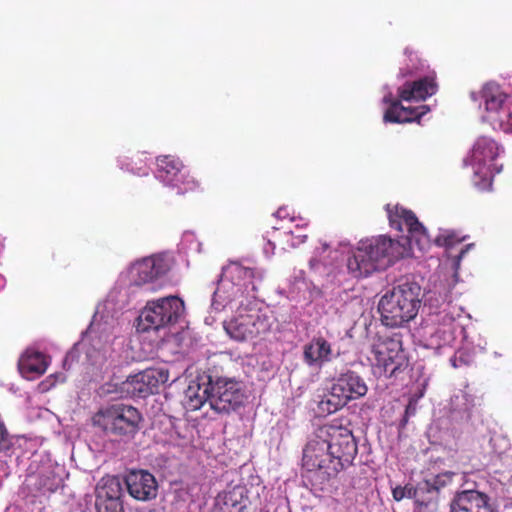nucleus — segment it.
Returning <instances> with one entry per match:
<instances>
[{
    "label": "nucleus",
    "mask_w": 512,
    "mask_h": 512,
    "mask_svg": "<svg viewBox=\"0 0 512 512\" xmlns=\"http://www.w3.org/2000/svg\"><path fill=\"white\" fill-rule=\"evenodd\" d=\"M392 495L395 501H401L404 498L417 499L418 489L410 485L396 486L392 490Z\"/></svg>",
    "instance_id": "29"
},
{
    "label": "nucleus",
    "mask_w": 512,
    "mask_h": 512,
    "mask_svg": "<svg viewBox=\"0 0 512 512\" xmlns=\"http://www.w3.org/2000/svg\"><path fill=\"white\" fill-rule=\"evenodd\" d=\"M438 84L434 75H428L415 81H406L398 87L397 95L402 101H424L436 94Z\"/></svg>",
    "instance_id": "16"
},
{
    "label": "nucleus",
    "mask_w": 512,
    "mask_h": 512,
    "mask_svg": "<svg viewBox=\"0 0 512 512\" xmlns=\"http://www.w3.org/2000/svg\"><path fill=\"white\" fill-rule=\"evenodd\" d=\"M157 178L166 186L171 187L185 169L182 161L172 155H161L156 159Z\"/></svg>",
    "instance_id": "20"
},
{
    "label": "nucleus",
    "mask_w": 512,
    "mask_h": 512,
    "mask_svg": "<svg viewBox=\"0 0 512 512\" xmlns=\"http://www.w3.org/2000/svg\"><path fill=\"white\" fill-rule=\"evenodd\" d=\"M223 327L229 337L237 342H246L266 335L270 331L269 319L257 311L240 312L230 320L224 321Z\"/></svg>",
    "instance_id": "10"
},
{
    "label": "nucleus",
    "mask_w": 512,
    "mask_h": 512,
    "mask_svg": "<svg viewBox=\"0 0 512 512\" xmlns=\"http://www.w3.org/2000/svg\"><path fill=\"white\" fill-rule=\"evenodd\" d=\"M472 244H468L460 249L457 255L453 256V266L455 269L459 268L460 261L466 254V252L469 250L470 247H472Z\"/></svg>",
    "instance_id": "34"
},
{
    "label": "nucleus",
    "mask_w": 512,
    "mask_h": 512,
    "mask_svg": "<svg viewBox=\"0 0 512 512\" xmlns=\"http://www.w3.org/2000/svg\"><path fill=\"white\" fill-rule=\"evenodd\" d=\"M480 98L485 105L484 118L493 129L512 133V102L500 85L486 83L480 91Z\"/></svg>",
    "instance_id": "8"
},
{
    "label": "nucleus",
    "mask_w": 512,
    "mask_h": 512,
    "mask_svg": "<svg viewBox=\"0 0 512 512\" xmlns=\"http://www.w3.org/2000/svg\"><path fill=\"white\" fill-rule=\"evenodd\" d=\"M499 155L498 143L487 136H480L475 141L470 155V164L473 169L472 181L482 191L489 190L493 178L501 171L495 160Z\"/></svg>",
    "instance_id": "5"
},
{
    "label": "nucleus",
    "mask_w": 512,
    "mask_h": 512,
    "mask_svg": "<svg viewBox=\"0 0 512 512\" xmlns=\"http://www.w3.org/2000/svg\"><path fill=\"white\" fill-rule=\"evenodd\" d=\"M465 236H459L455 231L443 230L434 238V243L439 247H445L447 251L454 246L461 244L465 240Z\"/></svg>",
    "instance_id": "27"
},
{
    "label": "nucleus",
    "mask_w": 512,
    "mask_h": 512,
    "mask_svg": "<svg viewBox=\"0 0 512 512\" xmlns=\"http://www.w3.org/2000/svg\"><path fill=\"white\" fill-rule=\"evenodd\" d=\"M236 269H237L238 275L241 278L249 281V284H251V289L253 291L256 290V286H255V283L253 280L256 277H258L259 279H262L261 273L254 268H248V267H243V266H237Z\"/></svg>",
    "instance_id": "32"
},
{
    "label": "nucleus",
    "mask_w": 512,
    "mask_h": 512,
    "mask_svg": "<svg viewBox=\"0 0 512 512\" xmlns=\"http://www.w3.org/2000/svg\"><path fill=\"white\" fill-rule=\"evenodd\" d=\"M400 98L394 100L385 111L384 120L391 123L420 122V119L430 111L428 105L417 107H405L401 104Z\"/></svg>",
    "instance_id": "18"
},
{
    "label": "nucleus",
    "mask_w": 512,
    "mask_h": 512,
    "mask_svg": "<svg viewBox=\"0 0 512 512\" xmlns=\"http://www.w3.org/2000/svg\"><path fill=\"white\" fill-rule=\"evenodd\" d=\"M188 407L190 410H199L204 405L206 401H208L207 394H204V388H202L200 385L198 386L197 392L194 394L188 395Z\"/></svg>",
    "instance_id": "30"
},
{
    "label": "nucleus",
    "mask_w": 512,
    "mask_h": 512,
    "mask_svg": "<svg viewBox=\"0 0 512 512\" xmlns=\"http://www.w3.org/2000/svg\"><path fill=\"white\" fill-rule=\"evenodd\" d=\"M303 359L308 366L322 367L332 360L331 344L324 337H314L304 346Z\"/></svg>",
    "instance_id": "19"
},
{
    "label": "nucleus",
    "mask_w": 512,
    "mask_h": 512,
    "mask_svg": "<svg viewBox=\"0 0 512 512\" xmlns=\"http://www.w3.org/2000/svg\"><path fill=\"white\" fill-rule=\"evenodd\" d=\"M249 500L244 486H235L225 493L223 505L225 512H246Z\"/></svg>",
    "instance_id": "22"
},
{
    "label": "nucleus",
    "mask_w": 512,
    "mask_h": 512,
    "mask_svg": "<svg viewBox=\"0 0 512 512\" xmlns=\"http://www.w3.org/2000/svg\"><path fill=\"white\" fill-rule=\"evenodd\" d=\"M346 404V398L342 397L332 385L328 394L319 401L318 410L322 414H332L343 408Z\"/></svg>",
    "instance_id": "24"
},
{
    "label": "nucleus",
    "mask_w": 512,
    "mask_h": 512,
    "mask_svg": "<svg viewBox=\"0 0 512 512\" xmlns=\"http://www.w3.org/2000/svg\"><path fill=\"white\" fill-rule=\"evenodd\" d=\"M127 490L131 497L139 501H148L157 495V482L148 471H131L125 478Z\"/></svg>",
    "instance_id": "15"
},
{
    "label": "nucleus",
    "mask_w": 512,
    "mask_h": 512,
    "mask_svg": "<svg viewBox=\"0 0 512 512\" xmlns=\"http://www.w3.org/2000/svg\"><path fill=\"white\" fill-rule=\"evenodd\" d=\"M447 308H448V305H445V307L441 308V310H439L435 314H431L430 321L433 324H437V325H444V326L451 325L454 321V317L452 316V314L450 312H448Z\"/></svg>",
    "instance_id": "31"
},
{
    "label": "nucleus",
    "mask_w": 512,
    "mask_h": 512,
    "mask_svg": "<svg viewBox=\"0 0 512 512\" xmlns=\"http://www.w3.org/2000/svg\"><path fill=\"white\" fill-rule=\"evenodd\" d=\"M166 381L163 373L157 369H146L129 376L123 383V391L133 398H146L158 391L159 385Z\"/></svg>",
    "instance_id": "13"
},
{
    "label": "nucleus",
    "mask_w": 512,
    "mask_h": 512,
    "mask_svg": "<svg viewBox=\"0 0 512 512\" xmlns=\"http://www.w3.org/2000/svg\"><path fill=\"white\" fill-rule=\"evenodd\" d=\"M200 187V183L190 175L189 171L185 168L177 181H175L171 188L177 189L178 194H185L188 192H193Z\"/></svg>",
    "instance_id": "26"
},
{
    "label": "nucleus",
    "mask_w": 512,
    "mask_h": 512,
    "mask_svg": "<svg viewBox=\"0 0 512 512\" xmlns=\"http://www.w3.org/2000/svg\"><path fill=\"white\" fill-rule=\"evenodd\" d=\"M416 406H417V399L411 398L409 400V403L406 406V409H405V416L403 419L404 423H406L408 421V417L410 415H414L416 413Z\"/></svg>",
    "instance_id": "33"
},
{
    "label": "nucleus",
    "mask_w": 512,
    "mask_h": 512,
    "mask_svg": "<svg viewBox=\"0 0 512 512\" xmlns=\"http://www.w3.org/2000/svg\"><path fill=\"white\" fill-rule=\"evenodd\" d=\"M61 481V478L53 471H47L38 475L37 489L43 494L53 493L60 487Z\"/></svg>",
    "instance_id": "25"
},
{
    "label": "nucleus",
    "mask_w": 512,
    "mask_h": 512,
    "mask_svg": "<svg viewBox=\"0 0 512 512\" xmlns=\"http://www.w3.org/2000/svg\"><path fill=\"white\" fill-rule=\"evenodd\" d=\"M102 501L122 500V486L115 477L103 478L96 488V499Z\"/></svg>",
    "instance_id": "23"
},
{
    "label": "nucleus",
    "mask_w": 512,
    "mask_h": 512,
    "mask_svg": "<svg viewBox=\"0 0 512 512\" xmlns=\"http://www.w3.org/2000/svg\"><path fill=\"white\" fill-rule=\"evenodd\" d=\"M420 286L403 283L386 293L379 302L381 321L385 326L401 327L415 318L420 307Z\"/></svg>",
    "instance_id": "3"
},
{
    "label": "nucleus",
    "mask_w": 512,
    "mask_h": 512,
    "mask_svg": "<svg viewBox=\"0 0 512 512\" xmlns=\"http://www.w3.org/2000/svg\"><path fill=\"white\" fill-rule=\"evenodd\" d=\"M142 415L131 405L116 403L98 410L92 417L93 425L106 434L134 437L140 429Z\"/></svg>",
    "instance_id": "4"
},
{
    "label": "nucleus",
    "mask_w": 512,
    "mask_h": 512,
    "mask_svg": "<svg viewBox=\"0 0 512 512\" xmlns=\"http://www.w3.org/2000/svg\"><path fill=\"white\" fill-rule=\"evenodd\" d=\"M185 311L184 302L177 296L149 301L139 316L142 331L159 330L176 324Z\"/></svg>",
    "instance_id": "7"
},
{
    "label": "nucleus",
    "mask_w": 512,
    "mask_h": 512,
    "mask_svg": "<svg viewBox=\"0 0 512 512\" xmlns=\"http://www.w3.org/2000/svg\"><path fill=\"white\" fill-rule=\"evenodd\" d=\"M19 371L27 379L43 375L48 367L46 356L38 351L27 350L19 360Z\"/></svg>",
    "instance_id": "21"
},
{
    "label": "nucleus",
    "mask_w": 512,
    "mask_h": 512,
    "mask_svg": "<svg viewBox=\"0 0 512 512\" xmlns=\"http://www.w3.org/2000/svg\"><path fill=\"white\" fill-rule=\"evenodd\" d=\"M471 97H472V99H473L474 101H477V100H478V98L476 97V93H474V92H472V93H471Z\"/></svg>",
    "instance_id": "35"
},
{
    "label": "nucleus",
    "mask_w": 512,
    "mask_h": 512,
    "mask_svg": "<svg viewBox=\"0 0 512 512\" xmlns=\"http://www.w3.org/2000/svg\"><path fill=\"white\" fill-rule=\"evenodd\" d=\"M0 282H3V278L0 276Z\"/></svg>",
    "instance_id": "37"
},
{
    "label": "nucleus",
    "mask_w": 512,
    "mask_h": 512,
    "mask_svg": "<svg viewBox=\"0 0 512 512\" xmlns=\"http://www.w3.org/2000/svg\"><path fill=\"white\" fill-rule=\"evenodd\" d=\"M357 453L358 446L352 431L332 421L318 427L307 442L303 449L302 465L328 482L350 467Z\"/></svg>",
    "instance_id": "1"
},
{
    "label": "nucleus",
    "mask_w": 512,
    "mask_h": 512,
    "mask_svg": "<svg viewBox=\"0 0 512 512\" xmlns=\"http://www.w3.org/2000/svg\"><path fill=\"white\" fill-rule=\"evenodd\" d=\"M374 366L380 375L392 377L405 364L402 341L399 335H378L372 344Z\"/></svg>",
    "instance_id": "9"
},
{
    "label": "nucleus",
    "mask_w": 512,
    "mask_h": 512,
    "mask_svg": "<svg viewBox=\"0 0 512 512\" xmlns=\"http://www.w3.org/2000/svg\"><path fill=\"white\" fill-rule=\"evenodd\" d=\"M170 270V265L163 255H152L134 262L129 269L130 281L135 286L153 283Z\"/></svg>",
    "instance_id": "12"
},
{
    "label": "nucleus",
    "mask_w": 512,
    "mask_h": 512,
    "mask_svg": "<svg viewBox=\"0 0 512 512\" xmlns=\"http://www.w3.org/2000/svg\"><path fill=\"white\" fill-rule=\"evenodd\" d=\"M332 385L342 397L346 398L347 403L364 397L368 392L364 379L350 370L340 374Z\"/></svg>",
    "instance_id": "17"
},
{
    "label": "nucleus",
    "mask_w": 512,
    "mask_h": 512,
    "mask_svg": "<svg viewBox=\"0 0 512 512\" xmlns=\"http://www.w3.org/2000/svg\"><path fill=\"white\" fill-rule=\"evenodd\" d=\"M175 433L177 434V436H178L179 438L181 437L180 433H178L177 431H175Z\"/></svg>",
    "instance_id": "36"
},
{
    "label": "nucleus",
    "mask_w": 512,
    "mask_h": 512,
    "mask_svg": "<svg viewBox=\"0 0 512 512\" xmlns=\"http://www.w3.org/2000/svg\"><path fill=\"white\" fill-rule=\"evenodd\" d=\"M404 252L403 244L385 235L361 240L347 259V269L354 278L367 277L394 264Z\"/></svg>",
    "instance_id": "2"
},
{
    "label": "nucleus",
    "mask_w": 512,
    "mask_h": 512,
    "mask_svg": "<svg viewBox=\"0 0 512 512\" xmlns=\"http://www.w3.org/2000/svg\"><path fill=\"white\" fill-rule=\"evenodd\" d=\"M450 512H498V510L487 494L478 490H463L453 497Z\"/></svg>",
    "instance_id": "14"
},
{
    "label": "nucleus",
    "mask_w": 512,
    "mask_h": 512,
    "mask_svg": "<svg viewBox=\"0 0 512 512\" xmlns=\"http://www.w3.org/2000/svg\"><path fill=\"white\" fill-rule=\"evenodd\" d=\"M387 211L391 227L402 230V224L406 226L410 245L415 244L421 251L431 246L432 240L427 229L419 222L414 212L398 206L390 209L389 205Z\"/></svg>",
    "instance_id": "11"
},
{
    "label": "nucleus",
    "mask_w": 512,
    "mask_h": 512,
    "mask_svg": "<svg viewBox=\"0 0 512 512\" xmlns=\"http://www.w3.org/2000/svg\"><path fill=\"white\" fill-rule=\"evenodd\" d=\"M97 512H124L122 500H95Z\"/></svg>",
    "instance_id": "28"
},
{
    "label": "nucleus",
    "mask_w": 512,
    "mask_h": 512,
    "mask_svg": "<svg viewBox=\"0 0 512 512\" xmlns=\"http://www.w3.org/2000/svg\"><path fill=\"white\" fill-rule=\"evenodd\" d=\"M211 409L219 414H229L244 405L246 395L242 382L231 377L209 375L204 386Z\"/></svg>",
    "instance_id": "6"
}]
</instances>
